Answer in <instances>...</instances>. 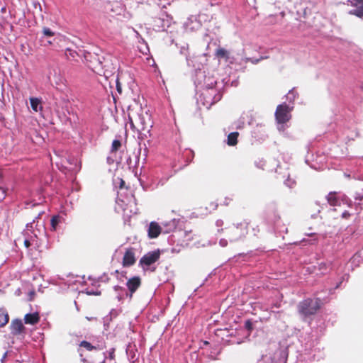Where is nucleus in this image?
I'll return each mask as SVG.
<instances>
[{
  "instance_id": "obj_1",
  "label": "nucleus",
  "mask_w": 363,
  "mask_h": 363,
  "mask_svg": "<svg viewBox=\"0 0 363 363\" xmlns=\"http://www.w3.org/2000/svg\"><path fill=\"white\" fill-rule=\"evenodd\" d=\"M35 224V220L26 225L23 232L24 245L27 249L38 250L43 244V239L46 237L45 227L43 224Z\"/></svg>"
},
{
  "instance_id": "obj_2",
  "label": "nucleus",
  "mask_w": 363,
  "mask_h": 363,
  "mask_svg": "<svg viewBox=\"0 0 363 363\" xmlns=\"http://www.w3.org/2000/svg\"><path fill=\"white\" fill-rule=\"evenodd\" d=\"M128 125L133 130L138 132L142 138H147L151 136L150 131L153 126V122L151 116L147 112L142 111L134 119L129 116L128 121L126 123V126Z\"/></svg>"
},
{
  "instance_id": "obj_3",
  "label": "nucleus",
  "mask_w": 363,
  "mask_h": 363,
  "mask_svg": "<svg viewBox=\"0 0 363 363\" xmlns=\"http://www.w3.org/2000/svg\"><path fill=\"white\" fill-rule=\"evenodd\" d=\"M83 55L87 66L94 72H99L101 69L112 72L113 69H115V67H112L113 64L110 63L111 61L110 55L104 56L90 52H84Z\"/></svg>"
},
{
  "instance_id": "obj_4",
  "label": "nucleus",
  "mask_w": 363,
  "mask_h": 363,
  "mask_svg": "<svg viewBox=\"0 0 363 363\" xmlns=\"http://www.w3.org/2000/svg\"><path fill=\"white\" fill-rule=\"evenodd\" d=\"M223 87V82L220 86L196 88L200 92L198 102L202 104L206 108H210L212 105L219 101L222 98L221 89Z\"/></svg>"
},
{
  "instance_id": "obj_5",
  "label": "nucleus",
  "mask_w": 363,
  "mask_h": 363,
  "mask_svg": "<svg viewBox=\"0 0 363 363\" xmlns=\"http://www.w3.org/2000/svg\"><path fill=\"white\" fill-rule=\"evenodd\" d=\"M223 87V82L220 86L196 88L200 92L198 102L202 104L206 108H210L212 105L219 101L222 98L221 89Z\"/></svg>"
},
{
  "instance_id": "obj_6",
  "label": "nucleus",
  "mask_w": 363,
  "mask_h": 363,
  "mask_svg": "<svg viewBox=\"0 0 363 363\" xmlns=\"http://www.w3.org/2000/svg\"><path fill=\"white\" fill-rule=\"evenodd\" d=\"M294 106L283 103L279 104L275 111V118L277 123V129L279 132H284L289 127L291 119V111Z\"/></svg>"
},
{
  "instance_id": "obj_7",
  "label": "nucleus",
  "mask_w": 363,
  "mask_h": 363,
  "mask_svg": "<svg viewBox=\"0 0 363 363\" xmlns=\"http://www.w3.org/2000/svg\"><path fill=\"white\" fill-rule=\"evenodd\" d=\"M213 73L208 70L198 69L195 72L194 84L196 88L220 86Z\"/></svg>"
},
{
  "instance_id": "obj_8",
  "label": "nucleus",
  "mask_w": 363,
  "mask_h": 363,
  "mask_svg": "<svg viewBox=\"0 0 363 363\" xmlns=\"http://www.w3.org/2000/svg\"><path fill=\"white\" fill-rule=\"evenodd\" d=\"M248 223L242 222L228 228V237L230 242L242 240L247 234Z\"/></svg>"
},
{
  "instance_id": "obj_9",
  "label": "nucleus",
  "mask_w": 363,
  "mask_h": 363,
  "mask_svg": "<svg viewBox=\"0 0 363 363\" xmlns=\"http://www.w3.org/2000/svg\"><path fill=\"white\" fill-rule=\"evenodd\" d=\"M320 308L319 298H307L300 302L298 306V312L305 316L313 315Z\"/></svg>"
},
{
  "instance_id": "obj_10",
  "label": "nucleus",
  "mask_w": 363,
  "mask_h": 363,
  "mask_svg": "<svg viewBox=\"0 0 363 363\" xmlns=\"http://www.w3.org/2000/svg\"><path fill=\"white\" fill-rule=\"evenodd\" d=\"M328 202L330 206H340L345 204L351 206L352 202L351 199L346 195L336 192H330L327 196Z\"/></svg>"
},
{
  "instance_id": "obj_11",
  "label": "nucleus",
  "mask_w": 363,
  "mask_h": 363,
  "mask_svg": "<svg viewBox=\"0 0 363 363\" xmlns=\"http://www.w3.org/2000/svg\"><path fill=\"white\" fill-rule=\"evenodd\" d=\"M160 255L159 250L149 252L140 259V265L144 270L150 269L151 265L159 259Z\"/></svg>"
},
{
  "instance_id": "obj_12",
  "label": "nucleus",
  "mask_w": 363,
  "mask_h": 363,
  "mask_svg": "<svg viewBox=\"0 0 363 363\" xmlns=\"http://www.w3.org/2000/svg\"><path fill=\"white\" fill-rule=\"evenodd\" d=\"M355 165L357 169L350 174L345 172L344 174L347 178H353L357 180H363V157L356 160Z\"/></svg>"
},
{
  "instance_id": "obj_13",
  "label": "nucleus",
  "mask_w": 363,
  "mask_h": 363,
  "mask_svg": "<svg viewBox=\"0 0 363 363\" xmlns=\"http://www.w3.org/2000/svg\"><path fill=\"white\" fill-rule=\"evenodd\" d=\"M201 26V23L196 16H191L184 23V28L187 32L196 30Z\"/></svg>"
},
{
  "instance_id": "obj_14",
  "label": "nucleus",
  "mask_w": 363,
  "mask_h": 363,
  "mask_svg": "<svg viewBox=\"0 0 363 363\" xmlns=\"http://www.w3.org/2000/svg\"><path fill=\"white\" fill-rule=\"evenodd\" d=\"M170 23L168 16L166 18H155L153 21V29L157 32L164 31L169 28Z\"/></svg>"
},
{
  "instance_id": "obj_15",
  "label": "nucleus",
  "mask_w": 363,
  "mask_h": 363,
  "mask_svg": "<svg viewBox=\"0 0 363 363\" xmlns=\"http://www.w3.org/2000/svg\"><path fill=\"white\" fill-rule=\"evenodd\" d=\"M352 6L353 9L349 11V13L363 18V0H352Z\"/></svg>"
},
{
  "instance_id": "obj_16",
  "label": "nucleus",
  "mask_w": 363,
  "mask_h": 363,
  "mask_svg": "<svg viewBox=\"0 0 363 363\" xmlns=\"http://www.w3.org/2000/svg\"><path fill=\"white\" fill-rule=\"evenodd\" d=\"M135 262V250L133 248L127 249L123 258V265L129 267Z\"/></svg>"
},
{
  "instance_id": "obj_17",
  "label": "nucleus",
  "mask_w": 363,
  "mask_h": 363,
  "mask_svg": "<svg viewBox=\"0 0 363 363\" xmlns=\"http://www.w3.org/2000/svg\"><path fill=\"white\" fill-rule=\"evenodd\" d=\"M129 290V298L131 299L133 294L138 289L140 285V279L138 277H134L128 280L126 283Z\"/></svg>"
},
{
  "instance_id": "obj_18",
  "label": "nucleus",
  "mask_w": 363,
  "mask_h": 363,
  "mask_svg": "<svg viewBox=\"0 0 363 363\" xmlns=\"http://www.w3.org/2000/svg\"><path fill=\"white\" fill-rule=\"evenodd\" d=\"M10 328L11 333L13 335H17L22 333L25 329L22 320L19 319L12 320L10 325Z\"/></svg>"
},
{
  "instance_id": "obj_19",
  "label": "nucleus",
  "mask_w": 363,
  "mask_h": 363,
  "mask_svg": "<svg viewBox=\"0 0 363 363\" xmlns=\"http://www.w3.org/2000/svg\"><path fill=\"white\" fill-rule=\"evenodd\" d=\"M162 232L161 226L156 222H151L147 229V234L150 238H157Z\"/></svg>"
},
{
  "instance_id": "obj_20",
  "label": "nucleus",
  "mask_w": 363,
  "mask_h": 363,
  "mask_svg": "<svg viewBox=\"0 0 363 363\" xmlns=\"http://www.w3.org/2000/svg\"><path fill=\"white\" fill-rule=\"evenodd\" d=\"M40 320V315L38 312L27 313L24 316V322L26 324L35 325Z\"/></svg>"
},
{
  "instance_id": "obj_21",
  "label": "nucleus",
  "mask_w": 363,
  "mask_h": 363,
  "mask_svg": "<svg viewBox=\"0 0 363 363\" xmlns=\"http://www.w3.org/2000/svg\"><path fill=\"white\" fill-rule=\"evenodd\" d=\"M113 289L116 293V298L119 301L124 300L126 297H129V293L124 287L115 286Z\"/></svg>"
},
{
  "instance_id": "obj_22",
  "label": "nucleus",
  "mask_w": 363,
  "mask_h": 363,
  "mask_svg": "<svg viewBox=\"0 0 363 363\" xmlns=\"http://www.w3.org/2000/svg\"><path fill=\"white\" fill-rule=\"evenodd\" d=\"M179 223V220L173 218L168 222H162V225L164 226V233H168L176 228Z\"/></svg>"
},
{
  "instance_id": "obj_23",
  "label": "nucleus",
  "mask_w": 363,
  "mask_h": 363,
  "mask_svg": "<svg viewBox=\"0 0 363 363\" xmlns=\"http://www.w3.org/2000/svg\"><path fill=\"white\" fill-rule=\"evenodd\" d=\"M65 55L69 61L77 62L78 57H80V54L79 52L69 48H66Z\"/></svg>"
},
{
  "instance_id": "obj_24",
  "label": "nucleus",
  "mask_w": 363,
  "mask_h": 363,
  "mask_svg": "<svg viewBox=\"0 0 363 363\" xmlns=\"http://www.w3.org/2000/svg\"><path fill=\"white\" fill-rule=\"evenodd\" d=\"M30 103L33 111L38 112L43 110V106L41 105L42 101L40 99L31 97L30 98Z\"/></svg>"
},
{
  "instance_id": "obj_25",
  "label": "nucleus",
  "mask_w": 363,
  "mask_h": 363,
  "mask_svg": "<svg viewBox=\"0 0 363 363\" xmlns=\"http://www.w3.org/2000/svg\"><path fill=\"white\" fill-rule=\"evenodd\" d=\"M65 218L63 216L60 215H55L52 217L50 220V225H51V230L55 231L57 230V227L60 223H62L64 222Z\"/></svg>"
},
{
  "instance_id": "obj_26",
  "label": "nucleus",
  "mask_w": 363,
  "mask_h": 363,
  "mask_svg": "<svg viewBox=\"0 0 363 363\" xmlns=\"http://www.w3.org/2000/svg\"><path fill=\"white\" fill-rule=\"evenodd\" d=\"M216 55L217 56L218 58L225 59L227 62L229 61L230 62H232L230 60L229 52L224 48H218L216 50Z\"/></svg>"
},
{
  "instance_id": "obj_27",
  "label": "nucleus",
  "mask_w": 363,
  "mask_h": 363,
  "mask_svg": "<svg viewBox=\"0 0 363 363\" xmlns=\"http://www.w3.org/2000/svg\"><path fill=\"white\" fill-rule=\"evenodd\" d=\"M238 135H239V133L238 132L230 133L228 135L227 144L230 146H233V145H236L238 143Z\"/></svg>"
},
{
  "instance_id": "obj_28",
  "label": "nucleus",
  "mask_w": 363,
  "mask_h": 363,
  "mask_svg": "<svg viewBox=\"0 0 363 363\" xmlns=\"http://www.w3.org/2000/svg\"><path fill=\"white\" fill-rule=\"evenodd\" d=\"M298 94L294 88L291 89L286 95V100L289 102V104L293 105L294 101L297 97Z\"/></svg>"
},
{
  "instance_id": "obj_29",
  "label": "nucleus",
  "mask_w": 363,
  "mask_h": 363,
  "mask_svg": "<svg viewBox=\"0 0 363 363\" xmlns=\"http://www.w3.org/2000/svg\"><path fill=\"white\" fill-rule=\"evenodd\" d=\"M9 318L8 313L4 310H0V327H4L9 322Z\"/></svg>"
},
{
  "instance_id": "obj_30",
  "label": "nucleus",
  "mask_w": 363,
  "mask_h": 363,
  "mask_svg": "<svg viewBox=\"0 0 363 363\" xmlns=\"http://www.w3.org/2000/svg\"><path fill=\"white\" fill-rule=\"evenodd\" d=\"M80 346L86 348L89 351H92L96 349L95 346H93L90 342L85 340L80 342Z\"/></svg>"
},
{
  "instance_id": "obj_31",
  "label": "nucleus",
  "mask_w": 363,
  "mask_h": 363,
  "mask_svg": "<svg viewBox=\"0 0 363 363\" xmlns=\"http://www.w3.org/2000/svg\"><path fill=\"white\" fill-rule=\"evenodd\" d=\"M115 8L120 11L123 9L119 2H114L112 4L108 5V9H110L113 13H116V11L114 10Z\"/></svg>"
},
{
  "instance_id": "obj_32",
  "label": "nucleus",
  "mask_w": 363,
  "mask_h": 363,
  "mask_svg": "<svg viewBox=\"0 0 363 363\" xmlns=\"http://www.w3.org/2000/svg\"><path fill=\"white\" fill-rule=\"evenodd\" d=\"M121 146V143L119 140H114L112 143L111 145V152L113 153L116 152Z\"/></svg>"
},
{
  "instance_id": "obj_33",
  "label": "nucleus",
  "mask_w": 363,
  "mask_h": 363,
  "mask_svg": "<svg viewBox=\"0 0 363 363\" xmlns=\"http://www.w3.org/2000/svg\"><path fill=\"white\" fill-rule=\"evenodd\" d=\"M189 46L187 44H185L182 45L180 48V53L182 55H184L186 57V61H189L188 57H189V52H188Z\"/></svg>"
},
{
  "instance_id": "obj_34",
  "label": "nucleus",
  "mask_w": 363,
  "mask_h": 363,
  "mask_svg": "<svg viewBox=\"0 0 363 363\" xmlns=\"http://www.w3.org/2000/svg\"><path fill=\"white\" fill-rule=\"evenodd\" d=\"M7 194V189L0 184V201H3Z\"/></svg>"
},
{
  "instance_id": "obj_35",
  "label": "nucleus",
  "mask_w": 363,
  "mask_h": 363,
  "mask_svg": "<svg viewBox=\"0 0 363 363\" xmlns=\"http://www.w3.org/2000/svg\"><path fill=\"white\" fill-rule=\"evenodd\" d=\"M284 184L286 186L289 188H293L296 182L294 179H291L289 177L284 181Z\"/></svg>"
},
{
  "instance_id": "obj_36",
  "label": "nucleus",
  "mask_w": 363,
  "mask_h": 363,
  "mask_svg": "<svg viewBox=\"0 0 363 363\" xmlns=\"http://www.w3.org/2000/svg\"><path fill=\"white\" fill-rule=\"evenodd\" d=\"M85 294H86L87 295H95V296H98V295H100L101 294V292L99 291H98L97 289L96 290H94V289H86L85 291H84Z\"/></svg>"
},
{
  "instance_id": "obj_37",
  "label": "nucleus",
  "mask_w": 363,
  "mask_h": 363,
  "mask_svg": "<svg viewBox=\"0 0 363 363\" xmlns=\"http://www.w3.org/2000/svg\"><path fill=\"white\" fill-rule=\"evenodd\" d=\"M120 313V309H112L109 313L110 320L118 316Z\"/></svg>"
},
{
  "instance_id": "obj_38",
  "label": "nucleus",
  "mask_w": 363,
  "mask_h": 363,
  "mask_svg": "<svg viewBox=\"0 0 363 363\" xmlns=\"http://www.w3.org/2000/svg\"><path fill=\"white\" fill-rule=\"evenodd\" d=\"M266 57H261L260 58H250V57H247L246 58L245 60V62H251L252 64H257L260 60H263V59H265Z\"/></svg>"
},
{
  "instance_id": "obj_39",
  "label": "nucleus",
  "mask_w": 363,
  "mask_h": 363,
  "mask_svg": "<svg viewBox=\"0 0 363 363\" xmlns=\"http://www.w3.org/2000/svg\"><path fill=\"white\" fill-rule=\"evenodd\" d=\"M43 33L45 36L51 37L54 35V32H52L49 28L47 27H44L43 28Z\"/></svg>"
},
{
  "instance_id": "obj_40",
  "label": "nucleus",
  "mask_w": 363,
  "mask_h": 363,
  "mask_svg": "<svg viewBox=\"0 0 363 363\" xmlns=\"http://www.w3.org/2000/svg\"><path fill=\"white\" fill-rule=\"evenodd\" d=\"M319 267H320V270H323V273L327 270V269L330 268V264H327V263H325V262H321L319 264Z\"/></svg>"
},
{
  "instance_id": "obj_41",
  "label": "nucleus",
  "mask_w": 363,
  "mask_h": 363,
  "mask_svg": "<svg viewBox=\"0 0 363 363\" xmlns=\"http://www.w3.org/2000/svg\"><path fill=\"white\" fill-rule=\"evenodd\" d=\"M245 328L248 331H251V330L252 329V322L250 320L245 321Z\"/></svg>"
},
{
  "instance_id": "obj_42",
  "label": "nucleus",
  "mask_w": 363,
  "mask_h": 363,
  "mask_svg": "<svg viewBox=\"0 0 363 363\" xmlns=\"http://www.w3.org/2000/svg\"><path fill=\"white\" fill-rule=\"evenodd\" d=\"M56 164V166L58 167V169L62 171V172H64L67 168L64 166V164H62V162H55Z\"/></svg>"
},
{
  "instance_id": "obj_43",
  "label": "nucleus",
  "mask_w": 363,
  "mask_h": 363,
  "mask_svg": "<svg viewBox=\"0 0 363 363\" xmlns=\"http://www.w3.org/2000/svg\"><path fill=\"white\" fill-rule=\"evenodd\" d=\"M219 245L223 247H226L228 245V240L222 238L219 240Z\"/></svg>"
},
{
  "instance_id": "obj_44",
  "label": "nucleus",
  "mask_w": 363,
  "mask_h": 363,
  "mask_svg": "<svg viewBox=\"0 0 363 363\" xmlns=\"http://www.w3.org/2000/svg\"><path fill=\"white\" fill-rule=\"evenodd\" d=\"M59 80H57V82H56V84L57 86H60L61 84H64V82H65V79L61 77H59Z\"/></svg>"
},
{
  "instance_id": "obj_45",
  "label": "nucleus",
  "mask_w": 363,
  "mask_h": 363,
  "mask_svg": "<svg viewBox=\"0 0 363 363\" xmlns=\"http://www.w3.org/2000/svg\"><path fill=\"white\" fill-rule=\"evenodd\" d=\"M167 181V179H161L156 184H155V187H157L158 186H162L164 184V183L166 182Z\"/></svg>"
},
{
  "instance_id": "obj_46",
  "label": "nucleus",
  "mask_w": 363,
  "mask_h": 363,
  "mask_svg": "<svg viewBox=\"0 0 363 363\" xmlns=\"http://www.w3.org/2000/svg\"><path fill=\"white\" fill-rule=\"evenodd\" d=\"M77 280L72 281V278H71L67 281L66 284H67L69 286L72 284H75Z\"/></svg>"
},
{
  "instance_id": "obj_47",
  "label": "nucleus",
  "mask_w": 363,
  "mask_h": 363,
  "mask_svg": "<svg viewBox=\"0 0 363 363\" xmlns=\"http://www.w3.org/2000/svg\"><path fill=\"white\" fill-rule=\"evenodd\" d=\"M363 199V196L361 195L360 194L357 193L356 194L355 196H354V199L357 200V201H362Z\"/></svg>"
},
{
  "instance_id": "obj_48",
  "label": "nucleus",
  "mask_w": 363,
  "mask_h": 363,
  "mask_svg": "<svg viewBox=\"0 0 363 363\" xmlns=\"http://www.w3.org/2000/svg\"><path fill=\"white\" fill-rule=\"evenodd\" d=\"M350 214L349 213V212L345 211L342 213V217L343 218H347L350 216Z\"/></svg>"
},
{
  "instance_id": "obj_49",
  "label": "nucleus",
  "mask_w": 363,
  "mask_h": 363,
  "mask_svg": "<svg viewBox=\"0 0 363 363\" xmlns=\"http://www.w3.org/2000/svg\"><path fill=\"white\" fill-rule=\"evenodd\" d=\"M216 224L218 227L222 226L223 225V221L222 220H218Z\"/></svg>"
},
{
  "instance_id": "obj_50",
  "label": "nucleus",
  "mask_w": 363,
  "mask_h": 363,
  "mask_svg": "<svg viewBox=\"0 0 363 363\" xmlns=\"http://www.w3.org/2000/svg\"><path fill=\"white\" fill-rule=\"evenodd\" d=\"M316 240H317V238H315L313 240H311L309 243L313 245V244H314Z\"/></svg>"
},
{
  "instance_id": "obj_51",
  "label": "nucleus",
  "mask_w": 363,
  "mask_h": 363,
  "mask_svg": "<svg viewBox=\"0 0 363 363\" xmlns=\"http://www.w3.org/2000/svg\"><path fill=\"white\" fill-rule=\"evenodd\" d=\"M113 352H114V350L113 349V350H112V351L110 352V357H111V358H112V357H113Z\"/></svg>"
},
{
  "instance_id": "obj_52",
  "label": "nucleus",
  "mask_w": 363,
  "mask_h": 363,
  "mask_svg": "<svg viewBox=\"0 0 363 363\" xmlns=\"http://www.w3.org/2000/svg\"><path fill=\"white\" fill-rule=\"evenodd\" d=\"M155 269V267H153V268H152V269H151L150 270H151V272H153Z\"/></svg>"
},
{
  "instance_id": "obj_53",
  "label": "nucleus",
  "mask_w": 363,
  "mask_h": 363,
  "mask_svg": "<svg viewBox=\"0 0 363 363\" xmlns=\"http://www.w3.org/2000/svg\"><path fill=\"white\" fill-rule=\"evenodd\" d=\"M1 178H2V175H1V174L0 173V179H1Z\"/></svg>"
}]
</instances>
